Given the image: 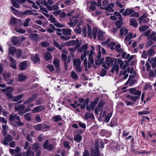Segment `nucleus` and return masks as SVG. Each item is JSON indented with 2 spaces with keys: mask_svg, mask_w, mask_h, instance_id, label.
<instances>
[{
  "mask_svg": "<svg viewBox=\"0 0 156 156\" xmlns=\"http://www.w3.org/2000/svg\"><path fill=\"white\" fill-rule=\"evenodd\" d=\"M9 119L12 122H14L17 121L15 124L16 126H20L23 125V123L21 122L20 119V116L14 113H12L10 115Z\"/></svg>",
  "mask_w": 156,
  "mask_h": 156,
  "instance_id": "f257e3e1",
  "label": "nucleus"
},
{
  "mask_svg": "<svg viewBox=\"0 0 156 156\" xmlns=\"http://www.w3.org/2000/svg\"><path fill=\"white\" fill-rule=\"evenodd\" d=\"M122 14L124 16L130 15L131 17H138L140 16L139 13L135 12L133 9L131 8H127L126 9Z\"/></svg>",
  "mask_w": 156,
  "mask_h": 156,
  "instance_id": "f03ea898",
  "label": "nucleus"
},
{
  "mask_svg": "<svg viewBox=\"0 0 156 156\" xmlns=\"http://www.w3.org/2000/svg\"><path fill=\"white\" fill-rule=\"evenodd\" d=\"M99 141L97 140L95 141V148L91 150L90 154L91 156H101L99 150Z\"/></svg>",
  "mask_w": 156,
  "mask_h": 156,
  "instance_id": "7ed1b4c3",
  "label": "nucleus"
},
{
  "mask_svg": "<svg viewBox=\"0 0 156 156\" xmlns=\"http://www.w3.org/2000/svg\"><path fill=\"white\" fill-rule=\"evenodd\" d=\"M98 54L96 55V58H95V65L96 66H99L103 62L104 60V58L101 57V52L100 51L101 46L100 45L98 46Z\"/></svg>",
  "mask_w": 156,
  "mask_h": 156,
  "instance_id": "20e7f679",
  "label": "nucleus"
},
{
  "mask_svg": "<svg viewBox=\"0 0 156 156\" xmlns=\"http://www.w3.org/2000/svg\"><path fill=\"white\" fill-rule=\"evenodd\" d=\"M108 46L112 50H115L118 52L122 53L123 51L120 44H115L114 42H112L108 44Z\"/></svg>",
  "mask_w": 156,
  "mask_h": 156,
  "instance_id": "39448f33",
  "label": "nucleus"
},
{
  "mask_svg": "<svg viewBox=\"0 0 156 156\" xmlns=\"http://www.w3.org/2000/svg\"><path fill=\"white\" fill-rule=\"evenodd\" d=\"M91 50H90L89 54V58L88 60L89 62L92 64L94 68H96L97 67L95 65H94V56L95 55V52L94 51L95 48L94 46L92 45L91 46Z\"/></svg>",
  "mask_w": 156,
  "mask_h": 156,
  "instance_id": "423d86ee",
  "label": "nucleus"
},
{
  "mask_svg": "<svg viewBox=\"0 0 156 156\" xmlns=\"http://www.w3.org/2000/svg\"><path fill=\"white\" fill-rule=\"evenodd\" d=\"M81 62L79 59L74 58L73 61V65L76 70L78 72L81 73L82 68L81 66Z\"/></svg>",
  "mask_w": 156,
  "mask_h": 156,
  "instance_id": "0eeeda50",
  "label": "nucleus"
},
{
  "mask_svg": "<svg viewBox=\"0 0 156 156\" xmlns=\"http://www.w3.org/2000/svg\"><path fill=\"white\" fill-rule=\"evenodd\" d=\"M105 104L103 101H100L98 105V106L96 107L95 109L94 112L95 114L98 115L99 112L100 111V115H102V112L103 109V106Z\"/></svg>",
  "mask_w": 156,
  "mask_h": 156,
  "instance_id": "6e6552de",
  "label": "nucleus"
},
{
  "mask_svg": "<svg viewBox=\"0 0 156 156\" xmlns=\"http://www.w3.org/2000/svg\"><path fill=\"white\" fill-rule=\"evenodd\" d=\"M127 73L129 72L130 73L132 74V75H130L129 76V78L127 80V82L125 83V85H127L129 82V79H133L135 77V76H136L135 73L133 70V67H131L130 69L129 67H127Z\"/></svg>",
  "mask_w": 156,
  "mask_h": 156,
  "instance_id": "1a4fd4ad",
  "label": "nucleus"
},
{
  "mask_svg": "<svg viewBox=\"0 0 156 156\" xmlns=\"http://www.w3.org/2000/svg\"><path fill=\"white\" fill-rule=\"evenodd\" d=\"M49 141L46 140L44 143L43 146L44 149H47L48 151H51L54 149V145L53 144H48Z\"/></svg>",
  "mask_w": 156,
  "mask_h": 156,
  "instance_id": "9d476101",
  "label": "nucleus"
},
{
  "mask_svg": "<svg viewBox=\"0 0 156 156\" xmlns=\"http://www.w3.org/2000/svg\"><path fill=\"white\" fill-rule=\"evenodd\" d=\"M117 59L110 57H108L106 58L105 62L108 67H110L111 64L113 65V64L116 63Z\"/></svg>",
  "mask_w": 156,
  "mask_h": 156,
  "instance_id": "9b49d317",
  "label": "nucleus"
},
{
  "mask_svg": "<svg viewBox=\"0 0 156 156\" xmlns=\"http://www.w3.org/2000/svg\"><path fill=\"white\" fill-rule=\"evenodd\" d=\"M128 91L131 94L140 96H140L141 92L136 90L135 88H130L129 89Z\"/></svg>",
  "mask_w": 156,
  "mask_h": 156,
  "instance_id": "f8f14e48",
  "label": "nucleus"
},
{
  "mask_svg": "<svg viewBox=\"0 0 156 156\" xmlns=\"http://www.w3.org/2000/svg\"><path fill=\"white\" fill-rule=\"evenodd\" d=\"M122 58L126 59H128V61L129 62L131 61L134 58L133 55L130 56L129 54H127L126 52H122Z\"/></svg>",
  "mask_w": 156,
  "mask_h": 156,
  "instance_id": "ddd939ff",
  "label": "nucleus"
},
{
  "mask_svg": "<svg viewBox=\"0 0 156 156\" xmlns=\"http://www.w3.org/2000/svg\"><path fill=\"white\" fill-rule=\"evenodd\" d=\"M48 20L51 21V22L54 23V25L57 27L62 28L64 27L60 23H58L56 20V19L55 18L53 17L52 16H50Z\"/></svg>",
  "mask_w": 156,
  "mask_h": 156,
  "instance_id": "4468645a",
  "label": "nucleus"
},
{
  "mask_svg": "<svg viewBox=\"0 0 156 156\" xmlns=\"http://www.w3.org/2000/svg\"><path fill=\"white\" fill-rule=\"evenodd\" d=\"M15 110L19 112V114L21 115L25 113L24 110L25 108V106L23 105H19L18 106L15 107Z\"/></svg>",
  "mask_w": 156,
  "mask_h": 156,
  "instance_id": "2eb2a0df",
  "label": "nucleus"
},
{
  "mask_svg": "<svg viewBox=\"0 0 156 156\" xmlns=\"http://www.w3.org/2000/svg\"><path fill=\"white\" fill-rule=\"evenodd\" d=\"M70 22H69L67 24L70 27H74L78 22V19L73 18L72 19V18H70Z\"/></svg>",
  "mask_w": 156,
  "mask_h": 156,
  "instance_id": "dca6fc26",
  "label": "nucleus"
},
{
  "mask_svg": "<svg viewBox=\"0 0 156 156\" xmlns=\"http://www.w3.org/2000/svg\"><path fill=\"white\" fill-rule=\"evenodd\" d=\"M147 14L146 13H144L143 15L138 19L139 23L140 24L146 23L147 22V21L145 19L147 17Z\"/></svg>",
  "mask_w": 156,
  "mask_h": 156,
  "instance_id": "f3484780",
  "label": "nucleus"
},
{
  "mask_svg": "<svg viewBox=\"0 0 156 156\" xmlns=\"http://www.w3.org/2000/svg\"><path fill=\"white\" fill-rule=\"evenodd\" d=\"M74 2L73 0H65L64 1V3L61 5V8L66 7L68 6L72 5Z\"/></svg>",
  "mask_w": 156,
  "mask_h": 156,
  "instance_id": "a211bd4d",
  "label": "nucleus"
},
{
  "mask_svg": "<svg viewBox=\"0 0 156 156\" xmlns=\"http://www.w3.org/2000/svg\"><path fill=\"white\" fill-rule=\"evenodd\" d=\"M2 76L4 78L5 80L7 82V83L8 84H11L13 82V80L12 79H9L10 75L8 73H4L2 74Z\"/></svg>",
  "mask_w": 156,
  "mask_h": 156,
  "instance_id": "6ab92c4d",
  "label": "nucleus"
},
{
  "mask_svg": "<svg viewBox=\"0 0 156 156\" xmlns=\"http://www.w3.org/2000/svg\"><path fill=\"white\" fill-rule=\"evenodd\" d=\"M59 3V2H57L55 4L52 6H51L50 5H47V7L49 11L56 10L59 8L58 7Z\"/></svg>",
  "mask_w": 156,
  "mask_h": 156,
  "instance_id": "aec40b11",
  "label": "nucleus"
},
{
  "mask_svg": "<svg viewBox=\"0 0 156 156\" xmlns=\"http://www.w3.org/2000/svg\"><path fill=\"white\" fill-rule=\"evenodd\" d=\"M45 108L44 106L43 105H39L34 107L32 110L33 113H36L43 111Z\"/></svg>",
  "mask_w": 156,
  "mask_h": 156,
  "instance_id": "412c9836",
  "label": "nucleus"
},
{
  "mask_svg": "<svg viewBox=\"0 0 156 156\" xmlns=\"http://www.w3.org/2000/svg\"><path fill=\"white\" fill-rule=\"evenodd\" d=\"M12 140V137L10 135H8L5 137L3 142L2 143L4 145H7L8 144V142L11 141Z\"/></svg>",
  "mask_w": 156,
  "mask_h": 156,
  "instance_id": "4be33fe9",
  "label": "nucleus"
},
{
  "mask_svg": "<svg viewBox=\"0 0 156 156\" xmlns=\"http://www.w3.org/2000/svg\"><path fill=\"white\" fill-rule=\"evenodd\" d=\"M11 42L14 45L19 46L21 44V42L19 39L15 37H13L11 39Z\"/></svg>",
  "mask_w": 156,
  "mask_h": 156,
  "instance_id": "5701e85b",
  "label": "nucleus"
},
{
  "mask_svg": "<svg viewBox=\"0 0 156 156\" xmlns=\"http://www.w3.org/2000/svg\"><path fill=\"white\" fill-rule=\"evenodd\" d=\"M113 65L112 69L111 70V72L112 73H113L114 72H115L116 74H118L119 73V65L117 64V62L116 63L113 64Z\"/></svg>",
  "mask_w": 156,
  "mask_h": 156,
  "instance_id": "b1692460",
  "label": "nucleus"
},
{
  "mask_svg": "<svg viewBox=\"0 0 156 156\" xmlns=\"http://www.w3.org/2000/svg\"><path fill=\"white\" fill-rule=\"evenodd\" d=\"M9 60L10 61V65L12 68L15 69L16 68V60L13 58L11 57L10 56H9Z\"/></svg>",
  "mask_w": 156,
  "mask_h": 156,
  "instance_id": "393cba45",
  "label": "nucleus"
},
{
  "mask_svg": "<svg viewBox=\"0 0 156 156\" xmlns=\"http://www.w3.org/2000/svg\"><path fill=\"white\" fill-rule=\"evenodd\" d=\"M55 30V27L52 24H50L47 27V30L49 33H53Z\"/></svg>",
  "mask_w": 156,
  "mask_h": 156,
  "instance_id": "a878e982",
  "label": "nucleus"
},
{
  "mask_svg": "<svg viewBox=\"0 0 156 156\" xmlns=\"http://www.w3.org/2000/svg\"><path fill=\"white\" fill-rule=\"evenodd\" d=\"M117 64L120 65V68H122L123 69H125L128 65V64L126 65V64H124V62L123 61L119 59H117Z\"/></svg>",
  "mask_w": 156,
  "mask_h": 156,
  "instance_id": "bb28decb",
  "label": "nucleus"
},
{
  "mask_svg": "<svg viewBox=\"0 0 156 156\" xmlns=\"http://www.w3.org/2000/svg\"><path fill=\"white\" fill-rule=\"evenodd\" d=\"M34 152L28 149L26 152H24L23 153V156H34Z\"/></svg>",
  "mask_w": 156,
  "mask_h": 156,
  "instance_id": "cd10ccee",
  "label": "nucleus"
},
{
  "mask_svg": "<svg viewBox=\"0 0 156 156\" xmlns=\"http://www.w3.org/2000/svg\"><path fill=\"white\" fill-rule=\"evenodd\" d=\"M31 58L34 64H36L40 61L39 55L37 54L33 55L31 57Z\"/></svg>",
  "mask_w": 156,
  "mask_h": 156,
  "instance_id": "c85d7f7f",
  "label": "nucleus"
},
{
  "mask_svg": "<svg viewBox=\"0 0 156 156\" xmlns=\"http://www.w3.org/2000/svg\"><path fill=\"white\" fill-rule=\"evenodd\" d=\"M105 32L99 30L98 33V40L101 41L104 40V35L105 34Z\"/></svg>",
  "mask_w": 156,
  "mask_h": 156,
  "instance_id": "c756f323",
  "label": "nucleus"
},
{
  "mask_svg": "<svg viewBox=\"0 0 156 156\" xmlns=\"http://www.w3.org/2000/svg\"><path fill=\"white\" fill-rule=\"evenodd\" d=\"M72 30L70 29H62V34L64 35H70Z\"/></svg>",
  "mask_w": 156,
  "mask_h": 156,
  "instance_id": "7c9ffc66",
  "label": "nucleus"
},
{
  "mask_svg": "<svg viewBox=\"0 0 156 156\" xmlns=\"http://www.w3.org/2000/svg\"><path fill=\"white\" fill-rule=\"evenodd\" d=\"M36 3L39 6H41L42 5L46 6L48 5L47 4L46 1L45 0H39L37 1Z\"/></svg>",
  "mask_w": 156,
  "mask_h": 156,
  "instance_id": "2f4dec72",
  "label": "nucleus"
},
{
  "mask_svg": "<svg viewBox=\"0 0 156 156\" xmlns=\"http://www.w3.org/2000/svg\"><path fill=\"white\" fill-rule=\"evenodd\" d=\"M72 45H74L76 48L79 47L81 45L79 40L76 39V40H72Z\"/></svg>",
  "mask_w": 156,
  "mask_h": 156,
  "instance_id": "473e14b6",
  "label": "nucleus"
},
{
  "mask_svg": "<svg viewBox=\"0 0 156 156\" xmlns=\"http://www.w3.org/2000/svg\"><path fill=\"white\" fill-rule=\"evenodd\" d=\"M126 97L133 101H136L138 99L140 98V97L138 96H133L129 95L127 96Z\"/></svg>",
  "mask_w": 156,
  "mask_h": 156,
  "instance_id": "72a5a7b5",
  "label": "nucleus"
},
{
  "mask_svg": "<svg viewBox=\"0 0 156 156\" xmlns=\"http://www.w3.org/2000/svg\"><path fill=\"white\" fill-rule=\"evenodd\" d=\"M27 66V62L24 61L21 63L19 65V69L21 71L24 70Z\"/></svg>",
  "mask_w": 156,
  "mask_h": 156,
  "instance_id": "f704fd0d",
  "label": "nucleus"
},
{
  "mask_svg": "<svg viewBox=\"0 0 156 156\" xmlns=\"http://www.w3.org/2000/svg\"><path fill=\"white\" fill-rule=\"evenodd\" d=\"M20 148L19 147H16L15 149H10L9 152L12 155H13L15 153H17L20 150Z\"/></svg>",
  "mask_w": 156,
  "mask_h": 156,
  "instance_id": "c9c22d12",
  "label": "nucleus"
},
{
  "mask_svg": "<svg viewBox=\"0 0 156 156\" xmlns=\"http://www.w3.org/2000/svg\"><path fill=\"white\" fill-rule=\"evenodd\" d=\"M130 24L134 27H136L137 26V22L135 18H132L129 19Z\"/></svg>",
  "mask_w": 156,
  "mask_h": 156,
  "instance_id": "e433bc0d",
  "label": "nucleus"
},
{
  "mask_svg": "<svg viewBox=\"0 0 156 156\" xmlns=\"http://www.w3.org/2000/svg\"><path fill=\"white\" fill-rule=\"evenodd\" d=\"M24 117L25 120L30 121L32 120V114L30 112L28 113L25 114Z\"/></svg>",
  "mask_w": 156,
  "mask_h": 156,
  "instance_id": "4c0bfd02",
  "label": "nucleus"
},
{
  "mask_svg": "<svg viewBox=\"0 0 156 156\" xmlns=\"http://www.w3.org/2000/svg\"><path fill=\"white\" fill-rule=\"evenodd\" d=\"M89 118H94V116L93 114L92 113H90L89 112H86L84 116L85 119L87 120Z\"/></svg>",
  "mask_w": 156,
  "mask_h": 156,
  "instance_id": "58836bf2",
  "label": "nucleus"
},
{
  "mask_svg": "<svg viewBox=\"0 0 156 156\" xmlns=\"http://www.w3.org/2000/svg\"><path fill=\"white\" fill-rule=\"evenodd\" d=\"M23 96V94H22L20 95H18L14 97L12 99V101L16 102L22 99Z\"/></svg>",
  "mask_w": 156,
  "mask_h": 156,
  "instance_id": "ea45409f",
  "label": "nucleus"
},
{
  "mask_svg": "<svg viewBox=\"0 0 156 156\" xmlns=\"http://www.w3.org/2000/svg\"><path fill=\"white\" fill-rule=\"evenodd\" d=\"M44 58L46 61H49L51 58V54L49 52L44 53Z\"/></svg>",
  "mask_w": 156,
  "mask_h": 156,
  "instance_id": "a19ab883",
  "label": "nucleus"
},
{
  "mask_svg": "<svg viewBox=\"0 0 156 156\" xmlns=\"http://www.w3.org/2000/svg\"><path fill=\"white\" fill-rule=\"evenodd\" d=\"M60 61L57 58L54 59L53 61V64L55 67L58 68L60 66Z\"/></svg>",
  "mask_w": 156,
  "mask_h": 156,
  "instance_id": "79ce46f5",
  "label": "nucleus"
},
{
  "mask_svg": "<svg viewBox=\"0 0 156 156\" xmlns=\"http://www.w3.org/2000/svg\"><path fill=\"white\" fill-rule=\"evenodd\" d=\"M33 132L31 131L30 134H27L26 139L27 141L30 142H32V137L33 136Z\"/></svg>",
  "mask_w": 156,
  "mask_h": 156,
  "instance_id": "37998d69",
  "label": "nucleus"
},
{
  "mask_svg": "<svg viewBox=\"0 0 156 156\" xmlns=\"http://www.w3.org/2000/svg\"><path fill=\"white\" fill-rule=\"evenodd\" d=\"M82 136L79 134H76L74 136V140L77 142H79L82 140Z\"/></svg>",
  "mask_w": 156,
  "mask_h": 156,
  "instance_id": "c03bdc74",
  "label": "nucleus"
},
{
  "mask_svg": "<svg viewBox=\"0 0 156 156\" xmlns=\"http://www.w3.org/2000/svg\"><path fill=\"white\" fill-rule=\"evenodd\" d=\"M128 33V30L126 28H123L120 30V35L121 36L123 35H126Z\"/></svg>",
  "mask_w": 156,
  "mask_h": 156,
  "instance_id": "a18cd8bd",
  "label": "nucleus"
},
{
  "mask_svg": "<svg viewBox=\"0 0 156 156\" xmlns=\"http://www.w3.org/2000/svg\"><path fill=\"white\" fill-rule=\"evenodd\" d=\"M96 3L94 2L93 1L91 2L89 9L91 11L95 10L96 8Z\"/></svg>",
  "mask_w": 156,
  "mask_h": 156,
  "instance_id": "49530a36",
  "label": "nucleus"
},
{
  "mask_svg": "<svg viewBox=\"0 0 156 156\" xmlns=\"http://www.w3.org/2000/svg\"><path fill=\"white\" fill-rule=\"evenodd\" d=\"M53 120L54 122H58L62 120V119L59 115H56L52 117Z\"/></svg>",
  "mask_w": 156,
  "mask_h": 156,
  "instance_id": "de8ad7c7",
  "label": "nucleus"
},
{
  "mask_svg": "<svg viewBox=\"0 0 156 156\" xmlns=\"http://www.w3.org/2000/svg\"><path fill=\"white\" fill-rule=\"evenodd\" d=\"M40 147L39 144L37 142H35L33 145L32 149L35 151H36L39 149Z\"/></svg>",
  "mask_w": 156,
  "mask_h": 156,
  "instance_id": "09e8293b",
  "label": "nucleus"
},
{
  "mask_svg": "<svg viewBox=\"0 0 156 156\" xmlns=\"http://www.w3.org/2000/svg\"><path fill=\"white\" fill-rule=\"evenodd\" d=\"M70 75L71 77L74 79L78 80L79 79L78 76L74 71H71Z\"/></svg>",
  "mask_w": 156,
  "mask_h": 156,
  "instance_id": "8fccbe9b",
  "label": "nucleus"
},
{
  "mask_svg": "<svg viewBox=\"0 0 156 156\" xmlns=\"http://www.w3.org/2000/svg\"><path fill=\"white\" fill-rule=\"evenodd\" d=\"M43 125L41 124H39L36 125L34 126V129L37 131H39L41 130L42 129Z\"/></svg>",
  "mask_w": 156,
  "mask_h": 156,
  "instance_id": "3c124183",
  "label": "nucleus"
},
{
  "mask_svg": "<svg viewBox=\"0 0 156 156\" xmlns=\"http://www.w3.org/2000/svg\"><path fill=\"white\" fill-rule=\"evenodd\" d=\"M18 76V79L20 81H24L27 78L26 76L22 73L19 74Z\"/></svg>",
  "mask_w": 156,
  "mask_h": 156,
  "instance_id": "603ef678",
  "label": "nucleus"
},
{
  "mask_svg": "<svg viewBox=\"0 0 156 156\" xmlns=\"http://www.w3.org/2000/svg\"><path fill=\"white\" fill-rule=\"evenodd\" d=\"M117 18L118 20L116 22V25L117 26H119L121 25L122 22L123 21L122 15L117 17Z\"/></svg>",
  "mask_w": 156,
  "mask_h": 156,
  "instance_id": "864d4df0",
  "label": "nucleus"
},
{
  "mask_svg": "<svg viewBox=\"0 0 156 156\" xmlns=\"http://www.w3.org/2000/svg\"><path fill=\"white\" fill-rule=\"evenodd\" d=\"M89 103V99L87 98L84 101L83 104H80V106H81V109H83L85 108L86 106Z\"/></svg>",
  "mask_w": 156,
  "mask_h": 156,
  "instance_id": "5fc2aeb1",
  "label": "nucleus"
},
{
  "mask_svg": "<svg viewBox=\"0 0 156 156\" xmlns=\"http://www.w3.org/2000/svg\"><path fill=\"white\" fill-rule=\"evenodd\" d=\"M102 3L103 7H101L100 8L105 9L108 6V3H109V1L108 0H105L102 2Z\"/></svg>",
  "mask_w": 156,
  "mask_h": 156,
  "instance_id": "6e6d98bb",
  "label": "nucleus"
},
{
  "mask_svg": "<svg viewBox=\"0 0 156 156\" xmlns=\"http://www.w3.org/2000/svg\"><path fill=\"white\" fill-rule=\"evenodd\" d=\"M16 48L13 47H11L9 49V54L13 55L16 52Z\"/></svg>",
  "mask_w": 156,
  "mask_h": 156,
  "instance_id": "4d7b16f0",
  "label": "nucleus"
},
{
  "mask_svg": "<svg viewBox=\"0 0 156 156\" xmlns=\"http://www.w3.org/2000/svg\"><path fill=\"white\" fill-rule=\"evenodd\" d=\"M37 34H32L30 35V37L33 41H37L38 38V36Z\"/></svg>",
  "mask_w": 156,
  "mask_h": 156,
  "instance_id": "13d9d810",
  "label": "nucleus"
},
{
  "mask_svg": "<svg viewBox=\"0 0 156 156\" xmlns=\"http://www.w3.org/2000/svg\"><path fill=\"white\" fill-rule=\"evenodd\" d=\"M16 57L18 58L22 55L23 54L22 50L21 49H18L16 51Z\"/></svg>",
  "mask_w": 156,
  "mask_h": 156,
  "instance_id": "bf43d9fd",
  "label": "nucleus"
},
{
  "mask_svg": "<svg viewBox=\"0 0 156 156\" xmlns=\"http://www.w3.org/2000/svg\"><path fill=\"white\" fill-rule=\"evenodd\" d=\"M98 29L96 27L94 28L93 29L92 34L94 39H95L97 37V34Z\"/></svg>",
  "mask_w": 156,
  "mask_h": 156,
  "instance_id": "052dcab7",
  "label": "nucleus"
},
{
  "mask_svg": "<svg viewBox=\"0 0 156 156\" xmlns=\"http://www.w3.org/2000/svg\"><path fill=\"white\" fill-rule=\"evenodd\" d=\"M13 6L16 8H20V5L16 2V0H11Z\"/></svg>",
  "mask_w": 156,
  "mask_h": 156,
  "instance_id": "680f3d73",
  "label": "nucleus"
},
{
  "mask_svg": "<svg viewBox=\"0 0 156 156\" xmlns=\"http://www.w3.org/2000/svg\"><path fill=\"white\" fill-rule=\"evenodd\" d=\"M148 28V27L147 26L144 25L141 27H140L139 28V29L140 32H144Z\"/></svg>",
  "mask_w": 156,
  "mask_h": 156,
  "instance_id": "e2e57ef3",
  "label": "nucleus"
},
{
  "mask_svg": "<svg viewBox=\"0 0 156 156\" xmlns=\"http://www.w3.org/2000/svg\"><path fill=\"white\" fill-rule=\"evenodd\" d=\"M30 21V18H27L25 20L23 24V26L25 27H27L28 26V24Z\"/></svg>",
  "mask_w": 156,
  "mask_h": 156,
  "instance_id": "0e129e2a",
  "label": "nucleus"
},
{
  "mask_svg": "<svg viewBox=\"0 0 156 156\" xmlns=\"http://www.w3.org/2000/svg\"><path fill=\"white\" fill-rule=\"evenodd\" d=\"M112 112L108 113L105 119V121L108 123L109 122L110 119L112 116Z\"/></svg>",
  "mask_w": 156,
  "mask_h": 156,
  "instance_id": "69168bd1",
  "label": "nucleus"
},
{
  "mask_svg": "<svg viewBox=\"0 0 156 156\" xmlns=\"http://www.w3.org/2000/svg\"><path fill=\"white\" fill-rule=\"evenodd\" d=\"M47 68L48 69L50 72H53L55 70L53 66L51 64H48L47 66Z\"/></svg>",
  "mask_w": 156,
  "mask_h": 156,
  "instance_id": "338daca9",
  "label": "nucleus"
},
{
  "mask_svg": "<svg viewBox=\"0 0 156 156\" xmlns=\"http://www.w3.org/2000/svg\"><path fill=\"white\" fill-rule=\"evenodd\" d=\"M154 51L153 49H150L147 52V55L150 57L151 56L154 55Z\"/></svg>",
  "mask_w": 156,
  "mask_h": 156,
  "instance_id": "774afa93",
  "label": "nucleus"
}]
</instances>
